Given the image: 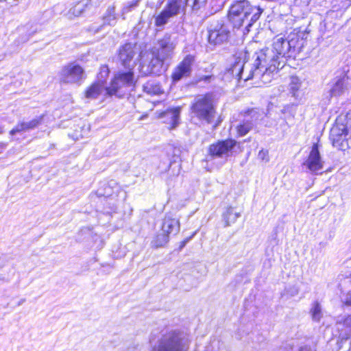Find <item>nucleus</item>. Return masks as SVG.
<instances>
[{"label":"nucleus","mask_w":351,"mask_h":351,"mask_svg":"<svg viewBox=\"0 0 351 351\" xmlns=\"http://www.w3.org/2000/svg\"><path fill=\"white\" fill-rule=\"evenodd\" d=\"M103 1H104V0H91V3L93 5H98V7H99V5L101 4V3Z\"/></svg>","instance_id":"obj_35"},{"label":"nucleus","mask_w":351,"mask_h":351,"mask_svg":"<svg viewBox=\"0 0 351 351\" xmlns=\"http://www.w3.org/2000/svg\"><path fill=\"white\" fill-rule=\"evenodd\" d=\"M349 88L348 77L343 75L335 80L332 84L329 94L330 97H339L344 94Z\"/></svg>","instance_id":"obj_16"},{"label":"nucleus","mask_w":351,"mask_h":351,"mask_svg":"<svg viewBox=\"0 0 351 351\" xmlns=\"http://www.w3.org/2000/svg\"><path fill=\"white\" fill-rule=\"evenodd\" d=\"M303 166L306 167L311 173L315 174L323 169L324 161L321 158L317 143L313 145L308 158L304 162Z\"/></svg>","instance_id":"obj_12"},{"label":"nucleus","mask_w":351,"mask_h":351,"mask_svg":"<svg viewBox=\"0 0 351 351\" xmlns=\"http://www.w3.org/2000/svg\"><path fill=\"white\" fill-rule=\"evenodd\" d=\"M195 58L192 55H187L174 69L172 73L173 82H178L184 77L190 76Z\"/></svg>","instance_id":"obj_13"},{"label":"nucleus","mask_w":351,"mask_h":351,"mask_svg":"<svg viewBox=\"0 0 351 351\" xmlns=\"http://www.w3.org/2000/svg\"><path fill=\"white\" fill-rule=\"evenodd\" d=\"M43 117V116H40L27 122L22 121L18 123V124L12 130H10V134L14 136L17 133H21L34 129L41 123Z\"/></svg>","instance_id":"obj_17"},{"label":"nucleus","mask_w":351,"mask_h":351,"mask_svg":"<svg viewBox=\"0 0 351 351\" xmlns=\"http://www.w3.org/2000/svg\"><path fill=\"white\" fill-rule=\"evenodd\" d=\"M189 239H190V238H188V239H184L182 241L184 242L185 244H186L188 243V241H189Z\"/></svg>","instance_id":"obj_42"},{"label":"nucleus","mask_w":351,"mask_h":351,"mask_svg":"<svg viewBox=\"0 0 351 351\" xmlns=\"http://www.w3.org/2000/svg\"><path fill=\"white\" fill-rule=\"evenodd\" d=\"M309 350H310V349H309L308 348H307V347H302V348H301L300 349V350H299V351H309Z\"/></svg>","instance_id":"obj_39"},{"label":"nucleus","mask_w":351,"mask_h":351,"mask_svg":"<svg viewBox=\"0 0 351 351\" xmlns=\"http://www.w3.org/2000/svg\"><path fill=\"white\" fill-rule=\"evenodd\" d=\"M102 72L106 73V74L108 73V69L107 67H103L102 68Z\"/></svg>","instance_id":"obj_40"},{"label":"nucleus","mask_w":351,"mask_h":351,"mask_svg":"<svg viewBox=\"0 0 351 351\" xmlns=\"http://www.w3.org/2000/svg\"><path fill=\"white\" fill-rule=\"evenodd\" d=\"M61 77L63 82L70 84L80 83L86 77L84 69L75 62L70 63L62 69Z\"/></svg>","instance_id":"obj_9"},{"label":"nucleus","mask_w":351,"mask_h":351,"mask_svg":"<svg viewBox=\"0 0 351 351\" xmlns=\"http://www.w3.org/2000/svg\"><path fill=\"white\" fill-rule=\"evenodd\" d=\"M339 322H342V324L346 328H350L351 330V315H348V317L344 318L343 321H339Z\"/></svg>","instance_id":"obj_33"},{"label":"nucleus","mask_w":351,"mask_h":351,"mask_svg":"<svg viewBox=\"0 0 351 351\" xmlns=\"http://www.w3.org/2000/svg\"><path fill=\"white\" fill-rule=\"evenodd\" d=\"M86 4L82 3V1L77 2L73 7L69 9L66 14V16L69 19H73L75 17L81 16L83 13L86 12L85 7Z\"/></svg>","instance_id":"obj_23"},{"label":"nucleus","mask_w":351,"mask_h":351,"mask_svg":"<svg viewBox=\"0 0 351 351\" xmlns=\"http://www.w3.org/2000/svg\"><path fill=\"white\" fill-rule=\"evenodd\" d=\"M82 3L86 4L87 6L85 7L86 12H93L94 10L98 7V5H93L91 3V0H82Z\"/></svg>","instance_id":"obj_31"},{"label":"nucleus","mask_w":351,"mask_h":351,"mask_svg":"<svg viewBox=\"0 0 351 351\" xmlns=\"http://www.w3.org/2000/svg\"><path fill=\"white\" fill-rule=\"evenodd\" d=\"M169 241V234L162 231L158 234L152 240V245L154 247H160L166 245Z\"/></svg>","instance_id":"obj_26"},{"label":"nucleus","mask_w":351,"mask_h":351,"mask_svg":"<svg viewBox=\"0 0 351 351\" xmlns=\"http://www.w3.org/2000/svg\"><path fill=\"white\" fill-rule=\"evenodd\" d=\"M179 172H180V167H178V173H177V175L179 174Z\"/></svg>","instance_id":"obj_43"},{"label":"nucleus","mask_w":351,"mask_h":351,"mask_svg":"<svg viewBox=\"0 0 351 351\" xmlns=\"http://www.w3.org/2000/svg\"><path fill=\"white\" fill-rule=\"evenodd\" d=\"M185 245H186V244L184 243V242L182 241V242L180 243L179 250H182V249Z\"/></svg>","instance_id":"obj_38"},{"label":"nucleus","mask_w":351,"mask_h":351,"mask_svg":"<svg viewBox=\"0 0 351 351\" xmlns=\"http://www.w3.org/2000/svg\"><path fill=\"white\" fill-rule=\"evenodd\" d=\"M254 127V123L250 120H244L237 126V134L240 136L246 135Z\"/></svg>","instance_id":"obj_25"},{"label":"nucleus","mask_w":351,"mask_h":351,"mask_svg":"<svg viewBox=\"0 0 351 351\" xmlns=\"http://www.w3.org/2000/svg\"><path fill=\"white\" fill-rule=\"evenodd\" d=\"M241 216L239 213L235 212L231 206L227 208L226 211L223 214L225 226H230L235 223L237 219Z\"/></svg>","instance_id":"obj_24"},{"label":"nucleus","mask_w":351,"mask_h":351,"mask_svg":"<svg viewBox=\"0 0 351 351\" xmlns=\"http://www.w3.org/2000/svg\"><path fill=\"white\" fill-rule=\"evenodd\" d=\"M116 184V182L113 180H111L110 182H109L107 185H106V187L105 188V190L106 191L104 192V193H101L99 192V195H106V196H110L112 195V191H111V188Z\"/></svg>","instance_id":"obj_32"},{"label":"nucleus","mask_w":351,"mask_h":351,"mask_svg":"<svg viewBox=\"0 0 351 351\" xmlns=\"http://www.w3.org/2000/svg\"><path fill=\"white\" fill-rule=\"evenodd\" d=\"M176 43L169 34H165L162 38L158 40L157 45L153 47L151 50L154 54L158 56L164 60L172 58Z\"/></svg>","instance_id":"obj_8"},{"label":"nucleus","mask_w":351,"mask_h":351,"mask_svg":"<svg viewBox=\"0 0 351 351\" xmlns=\"http://www.w3.org/2000/svg\"><path fill=\"white\" fill-rule=\"evenodd\" d=\"M134 84V74L131 71L125 73H119L115 75L110 86L106 90L108 95L121 97L125 91V88L130 87Z\"/></svg>","instance_id":"obj_6"},{"label":"nucleus","mask_w":351,"mask_h":351,"mask_svg":"<svg viewBox=\"0 0 351 351\" xmlns=\"http://www.w3.org/2000/svg\"><path fill=\"white\" fill-rule=\"evenodd\" d=\"M300 80L297 77H291V82H290V89L294 92L299 89L300 88Z\"/></svg>","instance_id":"obj_30"},{"label":"nucleus","mask_w":351,"mask_h":351,"mask_svg":"<svg viewBox=\"0 0 351 351\" xmlns=\"http://www.w3.org/2000/svg\"><path fill=\"white\" fill-rule=\"evenodd\" d=\"M229 31L226 25L221 22L217 21L211 24L208 29V42L213 45H219L228 38Z\"/></svg>","instance_id":"obj_10"},{"label":"nucleus","mask_w":351,"mask_h":351,"mask_svg":"<svg viewBox=\"0 0 351 351\" xmlns=\"http://www.w3.org/2000/svg\"><path fill=\"white\" fill-rule=\"evenodd\" d=\"M311 317L313 321L319 322L322 317V307L319 302H315L311 309Z\"/></svg>","instance_id":"obj_27"},{"label":"nucleus","mask_w":351,"mask_h":351,"mask_svg":"<svg viewBox=\"0 0 351 351\" xmlns=\"http://www.w3.org/2000/svg\"><path fill=\"white\" fill-rule=\"evenodd\" d=\"M180 108H175L169 109L163 112L162 117L165 122L171 125L170 128H175L179 123Z\"/></svg>","instance_id":"obj_20"},{"label":"nucleus","mask_w":351,"mask_h":351,"mask_svg":"<svg viewBox=\"0 0 351 351\" xmlns=\"http://www.w3.org/2000/svg\"><path fill=\"white\" fill-rule=\"evenodd\" d=\"M143 89L144 93L151 96L159 95L163 93V90L160 85L158 83L154 81H149L146 82L143 85Z\"/></svg>","instance_id":"obj_21"},{"label":"nucleus","mask_w":351,"mask_h":351,"mask_svg":"<svg viewBox=\"0 0 351 351\" xmlns=\"http://www.w3.org/2000/svg\"><path fill=\"white\" fill-rule=\"evenodd\" d=\"M189 5V0H167L160 14L156 16L155 25L158 27L165 25L169 19L183 11Z\"/></svg>","instance_id":"obj_5"},{"label":"nucleus","mask_w":351,"mask_h":351,"mask_svg":"<svg viewBox=\"0 0 351 351\" xmlns=\"http://www.w3.org/2000/svg\"><path fill=\"white\" fill-rule=\"evenodd\" d=\"M191 110L192 119L211 123L215 114L211 96L206 95L196 97L191 105Z\"/></svg>","instance_id":"obj_3"},{"label":"nucleus","mask_w":351,"mask_h":351,"mask_svg":"<svg viewBox=\"0 0 351 351\" xmlns=\"http://www.w3.org/2000/svg\"><path fill=\"white\" fill-rule=\"evenodd\" d=\"M179 230V221L176 218H173L170 215H166L163 219L162 231L169 235L170 234H177Z\"/></svg>","instance_id":"obj_19"},{"label":"nucleus","mask_w":351,"mask_h":351,"mask_svg":"<svg viewBox=\"0 0 351 351\" xmlns=\"http://www.w3.org/2000/svg\"><path fill=\"white\" fill-rule=\"evenodd\" d=\"M104 82L99 81L91 84L85 92V97L88 99H97L102 93L106 94V90Z\"/></svg>","instance_id":"obj_18"},{"label":"nucleus","mask_w":351,"mask_h":351,"mask_svg":"<svg viewBox=\"0 0 351 351\" xmlns=\"http://www.w3.org/2000/svg\"><path fill=\"white\" fill-rule=\"evenodd\" d=\"M138 1H132L130 2L125 5L123 6V8L121 10V15L123 18V19H125V15L128 14V12H131L132 9H134L137 5Z\"/></svg>","instance_id":"obj_28"},{"label":"nucleus","mask_w":351,"mask_h":351,"mask_svg":"<svg viewBox=\"0 0 351 351\" xmlns=\"http://www.w3.org/2000/svg\"><path fill=\"white\" fill-rule=\"evenodd\" d=\"M263 10L260 7L252 6L247 0L234 2L229 10L228 18L234 27L240 28L245 25L248 32L250 28L260 17Z\"/></svg>","instance_id":"obj_2"},{"label":"nucleus","mask_w":351,"mask_h":351,"mask_svg":"<svg viewBox=\"0 0 351 351\" xmlns=\"http://www.w3.org/2000/svg\"><path fill=\"white\" fill-rule=\"evenodd\" d=\"M117 16L115 13V5L108 6L106 12L103 16V21L104 25H114L117 23Z\"/></svg>","instance_id":"obj_22"},{"label":"nucleus","mask_w":351,"mask_h":351,"mask_svg":"<svg viewBox=\"0 0 351 351\" xmlns=\"http://www.w3.org/2000/svg\"><path fill=\"white\" fill-rule=\"evenodd\" d=\"M189 345L182 335L176 331L162 334L152 346V351H188Z\"/></svg>","instance_id":"obj_4"},{"label":"nucleus","mask_w":351,"mask_h":351,"mask_svg":"<svg viewBox=\"0 0 351 351\" xmlns=\"http://www.w3.org/2000/svg\"><path fill=\"white\" fill-rule=\"evenodd\" d=\"M347 135L348 129L345 125L337 123L333 125L330 133V138L332 142L333 146L340 147Z\"/></svg>","instance_id":"obj_15"},{"label":"nucleus","mask_w":351,"mask_h":351,"mask_svg":"<svg viewBox=\"0 0 351 351\" xmlns=\"http://www.w3.org/2000/svg\"><path fill=\"white\" fill-rule=\"evenodd\" d=\"M165 60L154 54L151 49L142 55L141 72L144 75H159L164 64Z\"/></svg>","instance_id":"obj_7"},{"label":"nucleus","mask_w":351,"mask_h":351,"mask_svg":"<svg viewBox=\"0 0 351 351\" xmlns=\"http://www.w3.org/2000/svg\"><path fill=\"white\" fill-rule=\"evenodd\" d=\"M346 304L351 306V295L348 296V298H346Z\"/></svg>","instance_id":"obj_37"},{"label":"nucleus","mask_w":351,"mask_h":351,"mask_svg":"<svg viewBox=\"0 0 351 351\" xmlns=\"http://www.w3.org/2000/svg\"><path fill=\"white\" fill-rule=\"evenodd\" d=\"M258 157L262 160H265L266 162H267L269 160V158H268V152L267 151H265L263 149L261 150L258 153Z\"/></svg>","instance_id":"obj_34"},{"label":"nucleus","mask_w":351,"mask_h":351,"mask_svg":"<svg viewBox=\"0 0 351 351\" xmlns=\"http://www.w3.org/2000/svg\"><path fill=\"white\" fill-rule=\"evenodd\" d=\"M25 299H21V300L19 301V302L18 305H19V306L21 305L23 302H25Z\"/></svg>","instance_id":"obj_41"},{"label":"nucleus","mask_w":351,"mask_h":351,"mask_svg":"<svg viewBox=\"0 0 351 351\" xmlns=\"http://www.w3.org/2000/svg\"><path fill=\"white\" fill-rule=\"evenodd\" d=\"M208 0H189V5L193 10H199L204 7Z\"/></svg>","instance_id":"obj_29"},{"label":"nucleus","mask_w":351,"mask_h":351,"mask_svg":"<svg viewBox=\"0 0 351 351\" xmlns=\"http://www.w3.org/2000/svg\"><path fill=\"white\" fill-rule=\"evenodd\" d=\"M237 141L233 139L219 141L209 147V152L212 156L222 158L228 156L229 152L236 145Z\"/></svg>","instance_id":"obj_14"},{"label":"nucleus","mask_w":351,"mask_h":351,"mask_svg":"<svg viewBox=\"0 0 351 351\" xmlns=\"http://www.w3.org/2000/svg\"><path fill=\"white\" fill-rule=\"evenodd\" d=\"M210 77H211V76H209V75H205V76L202 77L199 80V81L204 80V81H206V82H208Z\"/></svg>","instance_id":"obj_36"},{"label":"nucleus","mask_w":351,"mask_h":351,"mask_svg":"<svg viewBox=\"0 0 351 351\" xmlns=\"http://www.w3.org/2000/svg\"><path fill=\"white\" fill-rule=\"evenodd\" d=\"M137 52L136 45L131 43H125L119 49V58L121 64L129 69V71H131V68L135 64L134 57Z\"/></svg>","instance_id":"obj_11"},{"label":"nucleus","mask_w":351,"mask_h":351,"mask_svg":"<svg viewBox=\"0 0 351 351\" xmlns=\"http://www.w3.org/2000/svg\"><path fill=\"white\" fill-rule=\"evenodd\" d=\"M304 40L297 33H291L288 38L276 36L271 47H266L254 54L252 65H246L247 53L240 51L234 55L232 73L239 80L252 79L263 84L271 82L274 75L285 65V58L295 56L303 47Z\"/></svg>","instance_id":"obj_1"}]
</instances>
